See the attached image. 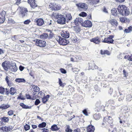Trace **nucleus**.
Listing matches in <instances>:
<instances>
[{
    "label": "nucleus",
    "mask_w": 132,
    "mask_h": 132,
    "mask_svg": "<svg viewBox=\"0 0 132 132\" xmlns=\"http://www.w3.org/2000/svg\"><path fill=\"white\" fill-rule=\"evenodd\" d=\"M118 10L120 14L123 16H127L130 13L129 9L124 5H119Z\"/></svg>",
    "instance_id": "f257e3e1"
},
{
    "label": "nucleus",
    "mask_w": 132,
    "mask_h": 132,
    "mask_svg": "<svg viewBox=\"0 0 132 132\" xmlns=\"http://www.w3.org/2000/svg\"><path fill=\"white\" fill-rule=\"evenodd\" d=\"M57 23L61 24H64L66 22V19L64 17L63 15H60L59 14H57L56 16Z\"/></svg>",
    "instance_id": "f03ea898"
},
{
    "label": "nucleus",
    "mask_w": 132,
    "mask_h": 132,
    "mask_svg": "<svg viewBox=\"0 0 132 132\" xmlns=\"http://www.w3.org/2000/svg\"><path fill=\"white\" fill-rule=\"evenodd\" d=\"M114 37V36L113 35H110L108 38H105L104 40L102 41V42L108 44L113 43V42L114 40L112 38Z\"/></svg>",
    "instance_id": "7ed1b4c3"
},
{
    "label": "nucleus",
    "mask_w": 132,
    "mask_h": 132,
    "mask_svg": "<svg viewBox=\"0 0 132 132\" xmlns=\"http://www.w3.org/2000/svg\"><path fill=\"white\" fill-rule=\"evenodd\" d=\"M35 44L40 47H43L46 46V42L45 41L37 39L36 42Z\"/></svg>",
    "instance_id": "20e7f679"
},
{
    "label": "nucleus",
    "mask_w": 132,
    "mask_h": 132,
    "mask_svg": "<svg viewBox=\"0 0 132 132\" xmlns=\"http://www.w3.org/2000/svg\"><path fill=\"white\" fill-rule=\"evenodd\" d=\"M10 65V66L9 69L10 71L14 72L17 71L18 68L16 66L15 63L11 62Z\"/></svg>",
    "instance_id": "39448f33"
},
{
    "label": "nucleus",
    "mask_w": 132,
    "mask_h": 132,
    "mask_svg": "<svg viewBox=\"0 0 132 132\" xmlns=\"http://www.w3.org/2000/svg\"><path fill=\"white\" fill-rule=\"evenodd\" d=\"M6 14V12L4 11L0 13V24L4 22L5 20V16Z\"/></svg>",
    "instance_id": "423d86ee"
},
{
    "label": "nucleus",
    "mask_w": 132,
    "mask_h": 132,
    "mask_svg": "<svg viewBox=\"0 0 132 132\" xmlns=\"http://www.w3.org/2000/svg\"><path fill=\"white\" fill-rule=\"evenodd\" d=\"M63 15L65 18L66 19V22L67 23L72 19V17L71 14L69 13L65 12L64 14Z\"/></svg>",
    "instance_id": "0eeeda50"
},
{
    "label": "nucleus",
    "mask_w": 132,
    "mask_h": 132,
    "mask_svg": "<svg viewBox=\"0 0 132 132\" xmlns=\"http://www.w3.org/2000/svg\"><path fill=\"white\" fill-rule=\"evenodd\" d=\"M82 26L86 27H90L92 26V23L89 20H86L82 23Z\"/></svg>",
    "instance_id": "6e6552de"
},
{
    "label": "nucleus",
    "mask_w": 132,
    "mask_h": 132,
    "mask_svg": "<svg viewBox=\"0 0 132 132\" xmlns=\"http://www.w3.org/2000/svg\"><path fill=\"white\" fill-rule=\"evenodd\" d=\"M59 44L62 45H66L69 43L68 40L65 38H62L61 37L59 38Z\"/></svg>",
    "instance_id": "1a4fd4ad"
},
{
    "label": "nucleus",
    "mask_w": 132,
    "mask_h": 132,
    "mask_svg": "<svg viewBox=\"0 0 132 132\" xmlns=\"http://www.w3.org/2000/svg\"><path fill=\"white\" fill-rule=\"evenodd\" d=\"M10 63L11 62H7L6 61H5L3 63L2 65L4 70L7 71L9 69Z\"/></svg>",
    "instance_id": "9d476101"
},
{
    "label": "nucleus",
    "mask_w": 132,
    "mask_h": 132,
    "mask_svg": "<svg viewBox=\"0 0 132 132\" xmlns=\"http://www.w3.org/2000/svg\"><path fill=\"white\" fill-rule=\"evenodd\" d=\"M35 23L38 26H42L44 23L43 20L41 18L36 19L35 20Z\"/></svg>",
    "instance_id": "9b49d317"
},
{
    "label": "nucleus",
    "mask_w": 132,
    "mask_h": 132,
    "mask_svg": "<svg viewBox=\"0 0 132 132\" xmlns=\"http://www.w3.org/2000/svg\"><path fill=\"white\" fill-rule=\"evenodd\" d=\"M76 5L78 8L84 9H87L88 8L87 5L84 3H78L76 4Z\"/></svg>",
    "instance_id": "f8f14e48"
},
{
    "label": "nucleus",
    "mask_w": 132,
    "mask_h": 132,
    "mask_svg": "<svg viewBox=\"0 0 132 132\" xmlns=\"http://www.w3.org/2000/svg\"><path fill=\"white\" fill-rule=\"evenodd\" d=\"M49 6L52 10H57L60 9L58 5L55 3H51Z\"/></svg>",
    "instance_id": "ddd939ff"
},
{
    "label": "nucleus",
    "mask_w": 132,
    "mask_h": 132,
    "mask_svg": "<svg viewBox=\"0 0 132 132\" xmlns=\"http://www.w3.org/2000/svg\"><path fill=\"white\" fill-rule=\"evenodd\" d=\"M61 35L62 36L65 38H68L69 37V32L67 31H63L61 32Z\"/></svg>",
    "instance_id": "4468645a"
},
{
    "label": "nucleus",
    "mask_w": 132,
    "mask_h": 132,
    "mask_svg": "<svg viewBox=\"0 0 132 132\" xmlns=\"http://www.w3.org/2000/svg\"><path fill=\"white\" fill-rule=\"evenodd\" d=\"M28 2L30 4L31 7L33 9L35 8V7L37 6L35 3V0H28Z\"/></svg>",
    "instance_id": "2eb2a0df"
},
{
    "label": "nucleus",
    "mask_w": 132,
    "mask_h": 132,
    "mask_svg": "<svg viewBox=\"0 0 132 132\" xmlns=\"http://www.w3.org/2000/svg\"><path fill=\"white\" fill-rule=\"evenodd\" d=\"M119 6L118 8H114L111 10V14L112 15L116 16L117 14H120V13L119 12L118 10Z\"/></svg>",
    "instance_id": "dca6fc26"
},
{
    "label": "nucleus",
    "mask_w": 132,
    "mask_h": 132,
    "mask_svg": "<svg viewBox=\"0 0 132 132\" xmlns=\"http://www.w3.org/2000/svg\"><path fill=\"white\" fill-rule=\"evenodd\" d=\"M87 130L88 132H94L95 130L94 127L92 125H89L87 128Z\"/></svg>",
    "instance_id": "f3484780"
},
{
    "label": "nucleus",
    "mask_w": 132,
    "mask_h": 132,
    "mask_svg": "<svg viewBox=\"0 0 132 132\" xmlns=\"http://www.w3.org/2000/svg\"><path fill=\"white\" fill-rule=\"evenodd\" d=\"M90 41L91 42H93L96 44H98L100 42L99 38L98 37L92 38L90 39Z\"/></svg>",
    "instance_id": "a211bd4d"
},
{
    "label": "nucleus",
    "mask_w": 132,
    "mask_h": 132,
    "mask_svg": "<svg viewBox=\"0 0 132 132\" xmlns=\"http://www.w3.org/2000/svg\"><path fill=\"white\" fill-rule=\"evenodd\" d=\"M21 10V14L22 15L23 17L27 15L28 10L26 8H23Z\"/></svg>",
    "instance_id": "6ab92c4d"
},
{
    "label": "nucleus",
    "mask_w": 132,
    "mask_h": 132,
    "mask_svg": "<svg viewBox=\"0 0 132 132\" xmlns=\"http://www.w3.org/2000/svg\"><path fill=\"white\" fill-rule=\"evenodd\" d=\"M10 107V105H8L7 104H3L0 106V109H6Z\"/></svg>",
    "instance_id": "aec40b11"
},
{
    "label": "nucleus",
    "mask_w": 132,
    "mask_h": 132,
    "mask_svg": "<svg viewBox=\"0 0 132 132\" xmlns=\"http://www.w3.org/2000/svg\"><path fill=\"white\" fill-rule=\"evenodd\" d=\"M77 55H71L70 56V59L71 61L74 62H78V60L77 59Z\"/></svg>",
    "instance_id": "412c9836"
},
{
    "label": "nucleus",
    "mask_w": 132,
    "mask_h": 132,
    "mask_svg": "<svg viewBox=\"0 0 132 132\" xmlns=\"http://www.w3.org/2000/svg\"><path fill=\"white\" fill-rule=\"evenodd\" d=\"M110 23L113 26H117V21L114 19H112L110 20L109 21Z\"/></svg>",
    "instance_id": "4be33fe9"
},
{
    "label": "nucleus",
    "mask_w": 132,
    "mask_h": 132,
    "mask_svg": "<svg viewBox=\"0 0 132 132\" xmlns=\"http://www.w3.org/2000/svg\"><path fill=\"white\" fill-rule=\"evenodd\" d=\"M50 97V95H47L46 96L43 97V98H42L43 102L44 103H46V102L49 98Z\"/></svg>",
    "instance_id": "5701e85b"
},
{
    "label": "nucleus",
    "mask_w": 132,
    "mask_h": 132,
    "mask_svg": "<svg viewBox=\"0 0 132 132\" xmlns=\"http://www.w3.org/2000/svg\"><path fill=\"white\" fill-rule=\"evenodd\" d=\"M89 69H91L93 70L94 69H98V67L94 63H93L91 65H89Z\"/></svg>",
    "instance_id": "b1692460"
},
{
    "label": "nucleus",
    "mask_w": 132,
    "mask_h": 132,
    "mask_svg": "<svg viewBox=\"0 0 132 132\" xmlns=\"http://www.w3.org/2000/svg\"><path fill=\"white\" fill-rule=\"evenodd\" d=\"M1 129L5 130L6 132H9L11 130V128L10 126H5L4 127H3Z\"/></svg>",
    "instance_id": "393cba45"
},
{
    "label": "nucleus",
    "mask_w": 132,
    "mask_h": 132,
    "mask_svg": "<svg viewBox=\"0 0 132 132\" xmlns=\"http://www.w3.org/2000/svg\"><path fill=\"white\" fill-rule=\"evenodd\" d=\"M132 31V27L130 26L128 29H125L124 30L125 33H128L131 32Z\"/></svg>",
    "instance_id": "a878e982"
},
{
    "label": "nucleus",
    "mask_w": 132,
    "mask_h": 132,
    "mask_svg": "<svg viewBox=\"0 0 132 132\" xmlns=\"http://www.w3.org/2000/svg\"><path fill=\"white\" fill-rule=\"evenodd\" d=\"M16 90L14 88L11 87L10 89L9 93L11 95H13L16 93Z\"/></svg>",
    "instance_id": "bb28decb"
},
{
    "label": "nucleus",
    "mask_w": 132,
    "mask_h": 132,
    "mask_svg": "<svg viewBox=\"0 0 132 132\" xmlns=\"http://www.w3.org/2000/svg\"><path fill=\"white\" fill-rule=\"evenodd\" d=\"M20 106L22 107L23 108L25 109H31V106H29L28 105H25L23 103H21L20 104Z\"/></svg>",
    "instance_id": "cd10ccee"
},
{
    "label": "nucleus",
    "mask_w": 132,
    "mask_h": 132,
    "mask_svg": "<svg viewBox=\"0 0 132 132\" xmlns=\"http://www.w3.org/2000/svg\"><path fill=\"white\" fill-rule=\"evenodd\" d=\"M59 128L55 124L54 125L51 126V129L52 131H56L59 130Z\"/></svg>",
    "instance_id": "c85d7f7f"
},
{
    "label": "nucleus",
    "mask_w": 132,
    "mask_h": 132,
    "mask_svg": "<svg viewBox=\"0 0 132 132\" xmlns=\"http://www.w3.org/2000/svg\"><path fill=\"white\" fill-rule=\"evenodd\" d=\"M15 81L16 82L19 83L25 82H26L25 80L23 78H16V79Z\"/></svg>",
    "instance_id": "c756f323"
},
{
    "label": "nucleus",
    "mask_w": 132,
    "mask_h": 132,
    "mask_svg": "<svg viewBox=\"0 0 132 132\" xmlns=\"http://www.w3.org/2000/svg\"><path fill=\"white\" fill-rule=\"evenodd\" d=\"M101 102L100 101H97L95 104V106L98 109L97 110H100L101 109Z\"/></svg>",
    "instance_id": "7c9ffc66"
},
{
    "label": "nucleus",
    "mask_w": 132,
    "mask_h": 132,
    "mask_svg": "<svg viewBox=\"0 0 132 132\" xmlns=\"http://www.w3.org/2000/svg\"><path fill=\"white\" fill-rule=\"evenodd\" d=\"M1 119L2 121L5 122H7L9 120V118L8 117H2Z\"/></svg>",
    "instance_id": "2f4dec72"
},
{
    "label": "nucleus",
    "mask_w": 132,
    "mask_h": 132,
    "mask_svg": "<svg viewBox=\"0 0 132 132\" xmlns=\"http://www.w3.org/2000/svg\"><path fill=\"white\" fill-rule=\"evenodd\" d=\"M48 37V35L46 33H44L40 36L41 38H43L44 39H46Z\"/></svg>",
    "instance_id": "473e14b6"
},
{
    "label": "nucleus",
    "mask_w": 132,
    "mask_h": 132,
    "mask_svg": "<svg viewBox=\"0 0 132 132\" xmlns=\"http://www.w3.org/2000/svg\"><path fill=\"white\" fill-rule=\"evenodd\" d=\"M66 128L65 129V131L67 132H72V130L70 128V127L69 125H67Z\"/></svg>",
    "instance_id": "72a5a7b5"
},
{
    "label": "nucleus",
    "mask_w": 132,
    "mask_h": 132,
    "mask_svg": "<svg viewBox=\"0 0 132 132\" xmlns=\"http://www.w3.org/2000/svg\"><path fill=\"white\" fill-rule=\"evenodd\" d=\"M76 21H78L79 24H81L82 25V23H83V20L82 18H76Z\"/></svg>",
    "instance_id": "f704fd0d"
},
{
    "label": "nucleus",
    "mask_w": 132,
    "mask_h": 132,
    "mask_svg": "<svg viewBox=\"0 0 132 132\" xmlns=\"http://www.w3.org/2000/svg\"><path fill=\"white\" fill-rule=\"evenodd\" d=\"M5 80L6 82L7 83L8 85L9 86H11L12 84H11V82L10 81L9 79V77L7 76L5 78Z\"/></svg>",
    "instance_id": "c9c22d12"
},
{
    "label": "nucleus",
    "mask_w": 132,
    "mask_h": 132,
    "mask_svg": "<svg viewBox=\"0 0 132 132\" xmlns=\"http://www.w3.org/2000/svg\"><path fill=\"white\" fill-rule=\"evenodd\" d=\"M100 117V114H95L94 115V117L96 120L99 119Z\"/></svg>",
    "instance_id": "e433bc0d"
},
{
    "label": "nucleus",
    "mask_w": 132,
    "mask_h": 132,
    "mask_svg": "<svg viewBox=\"0 0 132 132\" xmlns=\"http://www.w3.org/2000/svg\"><path fill=\"white\" fill-rule=\"evenodd\" d=\"M46 125V123L45 122H43L42 123L40 124L38 126L39 128H44L45 127Z\"/></svg>",
    "instance_id": "4c0bfd02"
},
{
    "label": "nucleus",
    "mask_w": 132,
    "mask_h": 132,
    "mask_svg": "<svg viewBox=\"0 0 132 132\" xmlns=\"http://www.w3.org/2000/svg\"><path fill=\"white\" fill-rule=\"evenodd\" d=\"M101 51V54H107L108 55H109L110 54V53L107 50H105L104 51L102 52Z\"/></svg>",
    "instance_id": "58836bf2"
},
{
    "label": "nucleus",
    "mask_w": 132,
    "mask_h": 132,
    "mask_svg": "<svg viewBox=\"0 0 132 132\" xmlns=\"http://www.w3.org/2000/svg\"><path fill=\"white\" fill-rule=\"evenodd\" d=\"M123 74L124 75L123 78L125 80L127 79L126 76L127 75L128 73L126 72L125 70L124 69L123 70Z\"/></svg>",
    "instance_id": "ea45409f"
},
{
    "label": "nucleus",
    "mask_w": 132,
    "mask_h": 132,
    "mask_svg": "<svg viewBox=\"0 0 132 132\" xmlns=\"http://www.w3.org/2000/svg\"><path fill=\"white\" fill-rule=\"evenodd\" d=\"M79 15L80 16L84 17L86 16H87V14L85 12H82L79 14Z\"/></svg>",
    "instance_id": "a19ab883"
},
{
    "label": "nucleus",
    "mask_w": 132,
    "mask_h": 132,
    "mask_svg": "<svg viewBox=\"0 0 132 132\" xmlns=\"http://www.w3.org/2000/svg\"><path fill=\"white\" fill-rule=\"evenodd\" d=\"M113 122L112 119L111 118V119H109V120L107 121V123L109 124V125L110 124V126H111V127H112V126L113 125L112 124Z\"/></svg>",
    "instance_id": "79ce46f5"
},
{
    "label": "nucleus",
    "mask_w": 132,
    "mask_h": 132,
    "mask_svg": "<svg viewBox=\"0 0 132 132\" xmlns=\"http://www.w3.org/2000/svg\"><path fill=\"white\" fill-rule=\"evenodd\" d=\"M12 40L14 41H16L18 39V36L14 35L12 37Z\"/></svg>",
    "instance_id": "37998d69"
},
{
    "label": "nucleus",
    "mask_w": 132,
    "mask_h": 132,
    "mask_svg": "<svg viewBox=\"0 0 132 132\" xmlns=\"http://www.w3.org/2000/svg\"><path fill=\"white\" fill-rule=\"evenodd\" d=\"M8 20V22L9 23H12L13 24L15 23V22L14 21V20L11 18H9Z\"/></svg>",
    "instance_id": "c03bdc74"
},
{
    "label": "nucleus",
    "mask_w": 132,
    "mask_h": 132,
    "mask_svg": "<svg viewBox=\"0 0 132 132\" xmlns=\"http://www.w3.org/2000/svg\"><path fill=\"white\" fill-rule=\"evenodd\" d=\"M24 128L26 131H27L30 129V126L29 125L26 124L24 126Z\"/></svg>",
    "instance_id": "a18cd8bd"
},
{
    "label": "nucleus",
    "mask_w": 132,
    "mask_h": 132,
    "mask_svg": "<svg viewBox=\"0 0 132 132\" xmlns=\"http://www.w3.org/2000/svg\"><path fill=\"white\" fill-rule=\"evenodd\" d=\"M132 98L131 96L130 95L128 94L127 96L126 99L127 101H130L131 100Z\"/></svg>",
    "instance_id": "49530a36"
},
{
    "label": "nucleus",
    "mask_w": 132,
    "mask_h": 132,
    "mask_svg": "<svg viewBox=\"0 0 132 132\" xmlns=\"http://www.w3.org/2000/svg\"><path fill=\"white\" fill-rule=\"evenodd\" d=\"M59 83L60 86L62 87H64L65 85L64 83H62V81L60 78L59 79Z\"/></svg>",
    "instance_id": "de8ad7c7"
},
{
    "label": "nucleus",
    "mask_w": 132,
    "mask_h": 132,
    "mask_svg": "<svg viewBox=\"0 0 132 132\" xmlns=\"http://www.w3.org/2000/svg\"><path fill=\"white\" fill-rule=\"evenodd\" d=\"M83 113L86 116H88V113L87 112V110L86 109H84L82 111Z\"/></svg>",
    "instance_id": "09e8293b"
},
{
    "label": "nucleus",
    "mask_w": 132,
    "mask_h": 132,
    "mask_svg": "<svg viewBox=\"0 0 132 132\" xmlns=\"http://www.w3.org/2000/svg\"><path fill=\"white\" fill-rule=\"evenodd\" d=\"M100 2L98 0H93L92 1V2L93 4H96Z\"/></svg>",
    "instance_id": "8fccbe9b"
},
{
    "label": "nucleus",
    "mask_w": 132,
    "mask_h": 132,
    "mask_svg": "<svg viewBox=\"0 0 132 132\" xmlns=\"http://www.w3.org/2000/svg\"><path fill=\"white\" fill-rule=\"evenodd\" d=\"M5 89L4 88L0 87V93L2 94L4 93Z\"/></svg>",
    "instance_id": "3c124183"
},
{
    "label": "nucleus",
    "mask_w": 132,
    "mask_h": 132,
    "mask_svg": "<svg viewBox=\"0 0 132 132\" xmlns=\"http://www.w3.org/2000/svg\"><path fill=\"white\" fill-rule=\"evenodd\" d=\"M40 102V100L38 99H37L36 100L35 102V105H38Z\"/></svg>",
    "instance_id": "603ef678"
},
{
    "label": "nucleus",
    "mask_w": 132,
    "mask_h": 132,
    "mask_svg": "<svg viewBox=\"0 0 132 132\" xmlns=\"http://www.w3.org/2000/svg\"><path fill=\"white\" fill-rule=\"evenodd\" d=\"M61 72L62 73L65 74L67 72V71L65 70L63 68H61L60 69Z\"/></svg>",
    "instance_id": "864d4df0"
},
{
    "label": "nucleus",
    "mask_w": 132,
    "mask_h": 132,
    "mask_svg": "<svg viewBox=\"0 0 132 132\" xmlns=\"http://www.w3.org/2000/svg\"><path fill=\"white\" fill-rule=\"evenodd\" d=\"M111 117H106L104 118V120H106L107 121H108V120H109V119H111Z\"/></svg>",
    "instance_id": "5fc2aeb1"
},
{
    "label": "nucleus",
    "mask_w": 132,
    "mask_h": 132,
    "mask_svg": "<svg viewBox=\"0 0 132 132\" xmlns=\"http://www.w3.org/2000/svg\"><path fill=\"white\" fill-rule=\"evenodd\" d=\"M126 20V19L122 17L120 18V21L122 22H125Z\"/></svg>",
    "instance_id": "6e6d98bb"
},
{
    "label": "nucleus",
    "mask_w": 132,
    "mask_h": 132,
    "mask_svg": "<svg viewBox=\"0 0 132 132\" xmlns=\"http://www.w3.org/2000/svg\"><path fill=\"white\" fill-rule=\"evenodd\" d=\"M50 33L49 34V38H51L54 37V34L50 31Z\"/></svg>",
    "instance_id": "4d7b16f0"
},
{
    "label": "nucleus",
    "mask_w": 132,
    "mask_h": 132,
    "mask_svg": "<svg viewBox=\"0 0 132 132\" xmlns=\"http://www.w3.org/2000/svg\"><path fill=\"white\" fill-rule=\"evenodd\" d=\"M30 22V21L29 20H27L26 21H25L24 22V23L25 24H28Z\"/></svg>",
    "instance_id": "13d9d810"
},
{
    "label": "nucleus",
    "mask_w": 132,
    "mask_h": 132,
    "mask_svg": "<svg viewBox=\"0 0 132 132\" xmlns=\"http://www.w3.org/2000/svg\"><path fill=\"white\" fill-rule=\"evenodd\" d=\"M108 103L110 105H112L114 103V102L113 100H110L109 101Z\"/></svg>",
    "instance_id": "bf43d9fd"
},
{
    "label": "nucleus",
    "mask_w": 132,
    "mask_h": 132,
    "mask_svg": "<svg viewBox=\"0 0 132 132\" xmlns=\"http://www.w3.org/2000/svg\"><path fill=\"white\" fill-rule=\"evenodd\" d=\"M104 120L102 124V125L103 126H106L108 125V123H107L106 120Z\"/></svg>",
    "instance_id": "052dcab7"
},
{
    "label": "nucleus",
    "mask_w": 132,
    "mask_h": 132,
    "mask_svg": "<svg viewBox=\"0 0 132 132\" xmlns=\"http://www.w3.org/2000/svg\"><path fill=\"white\" fill-rule=\"evenodd\" d=\"M34 86V89H35V90H36V92H37L39 91L40 89L37 86Z\"/></svg>",
    "instance_id": "680f3d73"
},
{
    "label": "nucleus",
    "mask_w": 132,
    "mask_h": 132,
    "mask_svg": "<svg viewBox=\"0 0 132 132\" xmlns=\"http://www.w3.org/2000/svg\"><path fill=\"white\" fill-rule=\"evenodd\" d=\"M8 114L10 116H11L13 114V112L12 111H10L8 112Z\"/></svg>",
    "instance_id": "e2e57ef3"
},
{
    "label": "nucleus",
    "mask_w": 132,
    "mask_h": 132,
    "mask_svg": "<svg viewBox=\"0 0 132 132\" xmlns=\"http://www.w3.org/2000/svg\"><path fill=\"white\" fill-rule=\"evenodd\" d=\"M26 97L27 99H31V97L30 95L29 94H26Z\"/></svg>",
    "instance_id": "0e129e2a"
},
{
    "label": "nucleus",
    "mask_w": 132,
    "mask_h": 132,
    "mask_svg": "<svg viewBox=\"0 0 132 132\" xmlns=\"http://www.w3.org/2000/svg\"><path fill=\"white\" fill-rule=\"evenodd\" d=\"M128 60L132 61V55L130 56L128 55Z\"/></svg>",
    "instance_id": "69168bd1"
},
{
    "label": "nucleus",
    "mask_w": 132,
    "mask_h": 132,
    "mask_svg": "<svg viewBox=\"0 0 132 132\" xmlns=\"http://www.w3.org/2000/svg\"><path fill=\"white\" fill-rule=\"evenodd\" d=\"M24 67L21 65H20L19 67V70L21 71H22L24 69Z\"/></svg>",
    "instance_id": "338daca9"
},
{
    "label": "nucleus",
    "mask_w": 132,
    "mask_h": 132,
    "mask_svg": "<svg viewBox=\"0 0 132 132\" xmlns=\"http://www.w3.org/2000/svg\"><path fill=\"white\" fill-rule=\"evenodd\" d=\"M80 129L79 128H77L74 130L73 131L74 132H80Z\"/></svg>",
    "instance_id": "774afa93"
}]
</instances>
